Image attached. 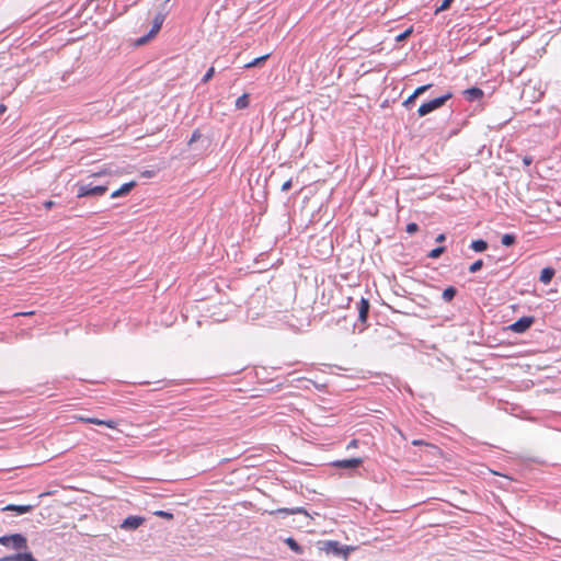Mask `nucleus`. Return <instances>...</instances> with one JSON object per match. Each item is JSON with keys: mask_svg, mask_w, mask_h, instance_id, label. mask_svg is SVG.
I'll return each instance as SVG.
<instances>
[{"mask_svg": "<svg viewBox=\"0 0 561 561\" xmlns=\"http://www.w3.org/2000/svg\"><path fill=\"white\" fill-rule=\"evenodd\" d=\"M145 518L136 515L127 516L121 524V528L125 530H135L145 523Z\"/></svg>", "mask_w": 561, "mask_h": 561, "instance_id": "0eeeda50", "label": "nucleus"}, {"mask_svg": "<svg viewBox=\"0 0 561 561\" xmlns=\"http://www.w3.org/2000/svg\"><path fill=\"white\" fill-rule=\"evenodd\" d=\"M454 1H455V0H443V2L440 3V5L436 8V10H435V14H438L439 12H442V11H445V10L449 9V7L451 5V3H453Z\"/></svg>", "mask_w": 561, "mask_h": 561, "instance_id": "b1692460", "label": "nucleus"}, {"mask_svg": "<svg viewBox=\"0 0 561 561\" xmlns=\"http://www.w3.org/2000/svg\"><path fill=\"white\" fill-rule=\"evenodd\" d=\"M523 163L527 167L533 163V158L530 156H525L523 158Z\"/></svg>", "mask_w": 561, "mask_h": 561, "instance_id": "f704fd0d", "label": "nucleus"}, {"mask_svg": "<svg viewBox=\"0 0 561 561\" xmlns=\"http://www.w3.org/2000/svg\"><path fill=\"white\" fill-rule=\"evenodd\" d=\"M234 105H236V107L238 110L247 108L249 106V94L248 93H243L241 96H239L236 100Z\"/></svg>", "mask_w": 561, "mask_h": 561, "instance_id": "6ab92c4d", "label": "nucleus"}, {"mask_svg": "<svg viewBox=\"0 0 561 561\" xmlns=\"http://www.w3.org/2000/svg\"><path fill=\"white\" fill-rule=\"evenodd\" d=\"M35 505H15V504H8L7 506L2 507V512H14L16 515H23L26 513H30L33 511Z\"/></svg>", "mask_w": 561, "mask_h": 561, "instance_id": "9d476101", "label": "nucleus"}, {"mask_svg": "<svg viewBox=\"0 0 561 561\" xmlns=\"http://www.w3.org/2000/svg\"><path fill=\"white\" fill-rule=\"evenodd\" d=\"M135 185H136V182H134V181L124 183L118 190L114 191L111 194V197L117 198L121 196H125V195L129 194V192L135 187Z\"/></svg>", "mask_w": 561, "mask_h": 561, "instance_id": "f8f14e48", "label": "nucleus"}, {"mask_svg": "<svg viewBox=\"0 0 561 561\" xmlns=\"http://www.w3.org/2000/svg\"><path fill=\"white\" fill-rule=\"evenodd\" d=\"M501 242L505 247H511L516 242V236L513 233H505L502 236Z\"/></svg>", "mask_w": 561, "mask_h": 561, "instance_id": "4be33fe9", "label": "nucleus"}, {"mask_svg": "<svg viewBox=\"0 0 561 561\" xmlns=\"http://www.w3.org/2000/svg\"><path fill=\"white\" fill-rule=\"evenodd\" d=\"M268 54L254 58L252 61L244 65V68H254L261 66L267 58Z\"/></svg>", "mask_w": 561, "mask_h": 561, "instance_id": "aec40b11", "label": "nucleus"}, {"mask_svg": "<svg viewBox=\"0 0 561 561\" xmlns=\"http://www.w3.org/2000/svg\"><path fill=\"white\" fill-rule=\"evenodd\" d=\"M168 2H169V0L164 1L161 4L160 11L153 18L152 26L149 31V37H154L161 30V26L165 20L167 14H168V10H167Z\"/></svg>", "mask_w": 561, "mask_h": 561, "instance_id": "39448f33", "label": "nucleus"}, {"mask_svg": "<svg viewBox=\"0 0 561 561\" xmlns=\"http://www.w3.org/2000/svg\"><path fill=\"white\" fill-rule=\"evenodd\" d=\"M291 185H293L291 180L286 181V182L282 185V191H284V192H285V191L290 190Z\"/></svg>", "mask_w": 561, "mask_h": 561, "instance_id": "72a5a7b5", "label": "nucleus"}, {"mask_svg": "<svg viewBox=\"0 0 561 561\" xmlns=\"http://www.w3.org/2000/svg\"><path fill=\"white\" fill-rule=\"evenodd\" d=\"M415 100H416V96H414V94L412 93V94H411V95H410V96H409V98L403 102V106H404V107H407V108L411 107V106L414 104Z\"/></svg>", "mask_w": 561, "mask_h": 561, "instance_id": "7c9ffc66", "label": "nucleus"}, {"mask_svg": "<svg viewBox=\"0 0 561 561\" xmlns=\"http://www.w3.org/2000/svg\"><path fill=\"white\" fill-rule=\"evenodd\" d=\"M446 251V247H437L433 249L427 256L431 259H438Z\"/></svg>", "mask_w": 561, "mask_h": 561, "instance_id": "5701e85b", "label": "nucleus"}, {"mask_svg": "<svg viewBox=\"0 0 561 561\" xmlns=\"http://www.w3.org/2000/svg\"><path fill=\"white\" fill-rule=\"evenodd\" d=\"M411 33H412V28L405 30L404 32H402L401 34H399L397 36V41L398 42L404 41Z\"/></svg>", "mask_w": 561, "mask_h": 561, "instance_id": "473e14b6", "label": "nucleus"}, {"mask_svg": "<svg viewBox=\"0 0 561 561\" xmlns=\"http://www.w3.org/2000/svg\"><path fill=\"white\" fill-rule=\"evenodd\" d=\"M370 309V302L366 298H362L358 302V320L362 324H366Z\"/></svg>", "mask_w": 561, "mask_h": 561, "instance_id": "6e6552de", "label": "nucleus"}, {"mask_svg": "<svg viewBox=\"0 0 561 561\" xmlns=\"http://www.w3.org/2000/svg\"><path fill=\"white\" fill-rule=\"evenodd\" d=\"M151 38H152V37H149V32H148L146 35H144V36H141V37H139V38L137 39L136 45H138V46H140V45H145V44H146V43H148Z\"/></svg>", "mask_w": 561, "mask_h": 561, "instance_id": "2f4dec72", "label": "nucleus"}, {"mask_svg": "<svg viewBox=\"0 0 561 561\" xmlns=\"http://www.w3.org/2000/svg\"><path fill=\"white\" fill-rule=\"evenodd\" d=\"M28 552H30L28 549L16 551V553L4 556V557L0 558V561H25V558Z\"/></svg>", "mask_w": 561, "mask_h": 561, "instance_id": "ddd939ff", "label": "nucleus"}, {"mask_svg": "<svg viewBox=\"0 0 561 561\" xmlns=\"http://www.w3.org/2000/svg\"><path fill=\"white\" fill-rule=\"evenodd\" d=\"M417 230H419V226H417V224H415V222H410V224H408V225H407L405 231H407L408 233H411V234H412V233L416 232Z\"/></svg>", "mask_w": 561, "mask_h": 561, "instance_id": "c756f323", "label": "nucleus"}, {"mask_svg": "<svg viewBox=\"0 0 561 561\" xmlns=\"http://www.w3.org/2000/svg\"><path fill=\"white\" fill-rule=\"evenodd\" d=\"M201 137H202L201 131L198 129L194 130L188 140V145L191 146L193 142L197 141Z\"/></svg>", "mask_w": 561, "mask_h": 561, "instance_id": "c85d7f7f", "label": "nucleus"}, {"mask_svg": "<svg viewBox=\"0 0 561 561\" xmlns=\"http://www.w3.org/2000/svg\"><path fill=\"white\" fill-rule=\"evenodd\" d=\"M363 463L362 458H350L344 460H337L333 465L339 468L344 469H355L358 468Z\"/></svg>", "mask_w": 561, "mask_h": 561, "instance_id": "9b49d317", "label": "nucleus"}, {"mask_svg": "<svg viewBox=\"0 0 561 561\" xmlns=\"http://www.w3.org/2000/svg\"><path fill=\"white\" fill-rule=\"evenodd\" d=\"M154 515L162 517V518H167V519L173 518V514L170 512H165V511H157V512H154Z\"/></svg>", "mask_w": 561, "mask_h": 561, "instance_id": "cd10ccee", "label": "nucleus"}, {"mask_svg": "<svg viewBox=\"0 0 561 561\" xmlns=\"http://www.w3.org/2000/svg\"><path fill=\"white\" fill-rule=\"evenodd\" d=\"M7 111V106L4 104H0V115Z\"/></svg>", "mask_w": 561, "mask_h": 561, "instance_id": "a19ab883", "label": "nucleus"}, {"mask_svg": "<svg viewBox=\"0 0 561 561\" xmlns=\"http://www.w3.org/2000/svg\"><path fill=\"white\" fill-rule=\"evenodd\" d=\"M285 543L289 547L290 550L298 554L304 552L302 547L291 537L286 538Z\"/></svg>", "mask_w": 561, "mask_h": 561, "instance_id": "a211bd4d", "label": "nucleus"}, {"mask_svg": "<svg viewBox=\"0 0 561 561\" xmlns=\"http://www.w3.org/2000/svg\"><path fill=\"white\" fill-rule=\"evenodd\" d=\"M453 98L451 92H447L438 98H435L428 102H425L420 105L417 110V115L420 117L426 116L427 114L440 108L445 105V103Z\"/></svg>", "mask_w": 561, "mask_h": 561, "instance_id": "7ed1b4c3", "label": "nucleus"}, {"mask_svg": "<svg viewBox=\"0 0 561 561\" xmlns=\"http://www.w3.org/2000/svg\"><path fill=\"white\" fill-rule=\"evenodd\" d=\"M470 248L474 252H483L488 249V242L482 239L473 240L470 244Z\"/></svg>", "mask_w": 561, "mask_h": 561, "instance_id": "f3484780", "label": "nucleus"}, {"mask_svg": "<svg viewBox=\"0 0 561 561\" xmlns=\"http://www.w3.org/2000/svg\"><path fill=\"white\" fill-rule=\"evenodd\" d=\"M535 322V318L529 317H522L515 322H513L508 329L515 333H524L526 332Z\"/></svg>", "mask_w": 561, "mask_h": 561, "instance_id": "423d86ee", "label": "nucleus"}, {"mask_svg": "<svg viewBox=\"0 0 561 561\" xmlns=\"http://www.w3.org/2000/svg\"><path fill=\"white\" fill-rule=\"evenodd\" d=\"M87 423H91V424H96V425H104L106 427H110V428H114L115 427V422L112 421V420H99V419H95V417H89V419H85L84 420Z\"/></svg>", "mask_w": 561, "mask_h": 561, "instance_id": "dca6fc26", "label": "nucleus"}, {"mask_svg": "<svg viewBox=\"0 0 561 561\" xmlns=\"http://www.w3.org/2000/svg\"><path fill=\"white\" fill-rule=\"evenodd\" d=\"M554 274H556L554 268H552V267H545V268L541 270L539 279L543 284H549L551 282V279L553 278Z\"/></svg>", "mask_w": 561, "mask_h": 561, "instance_id": "4468645a", "label": "nucleus"}, {"mask_svg": "<svg viewBox=\"0 0 561 561\" xmlns=\"http://www.w3.org/2000/svg\"><path fill=\"white\" fill-rule=\"evenodd\" d=\"M280 514L294 515V514H307L304 507H295V508H279L277 510Z\"/></svg>", "mask_w": 561, "mask_h": 561, "instance_id": "412c9836", "label": "nucleus"}, {"mask_svg": "<svg viewBox=\"0 0 561 561\" xmlns=\"http://www.w3.org/2000/svg\"><path fill=\"white\" fill-rule=\"evenodd\" d=\"M319 549L328 554H333L336 557L342 556L344 560H347L350 553L355 551L357 547L342 546L339 541L335 540H322L319 541Z\"/></svg>", "mask_w": 561, "mask_h": 561, "instance_id": "f257e3e1", "label": "nucleus"}, {"mask_svg": "<svg viewBox=\"0 0 561 561\" xmlns=\"http://www.w3.org/2000/svg\"><path fill=\"white\" fill-rule=\"evenodd\" d=\"M462 94L467 101L474 102L481 100L484 95V92L482 89L478 87H471L469 89L463 90Z\"/></svg>", "mask_w": 561, "mask_h": 561, "instance_id": "1a4fd4ad", "label": "nucleus"}, {"mask_svg": "<svg viewBox=\"0 0 561 561\" xmlns=\"http://www.w3.org/2000/svg\"><path fill=\"white\" fill-rule=\"evenodd\" d=\"M483 266V261L482 260H477L476 262H473L470 266H469V272L470 273H477L478 271H480Z\"/></svg>", "mask_w": 561, "mask_h": 561, "instance_id": "393cba45", "label": "nucleus"}, {"mask_svg": "<svg viewBox=\"0 0 561 561\" xmlns=\"http://www.w3.org/2000/svg\"><path fill=\"white\" fill-rule=\"evenodd\" d=\"M103 174H105V172L104 171H100V172H95V173L91 174L90 176L91 178H96V176H101Z\"/></svg>", "mask_w": 561, "mask_h": 561, "instance_id": "ea45409f", "label": "nucleus"}, {"mask_svg": "<svg viewBox=\"0 0 561 561\" xmlns=\"http://www.w3.org/2000/svg\"><path fill=\"white\" fill-rule=\"evenodd\" d=\"M25 561H37V560L34 558V556L31 552H28L25 558Z\"/></svg>", "mask_w": 561, "mask_h": 561, "instance_id": "e433bc0d", "label": "nucleus"}, {"mask_svg": "<svg viewBox=\"0 0 561 561\" xmlns=\"http://www.w3.org/2000/svg\"><path fill=\"white\" fill-rule=\"evenodd\" d=\"M446 240V236L444 233H440L436 237V242H443Z\"/></svg>", "mask_w": 561, "mask_h": 561, "instance_id": "c9c22d12", "label": "nucleus"}, {"mask_svg": "<svg viewBox=\"0 0 561 561\" xmlns=\"http://www.w3.org/2000/svg\"><path fill=\"white\" fill-rule=\"evenodd\" d=\"M0 545L7 547L9 549L15 550V551L28 549L27 538L24 535L18 534V533L1 536Z\"/></svg>", "mask_w": 561, "mask_h": 561, "instance_id": "f03ea898", "label": "nucleus"}, {"mask_svg": "<svg viewBox=\"0 0 561 561\" xmlns=\"http://www.w3.org/2000/svg\"><path fill=\"white\" fill-rule=\"evenodd\" d=\"M357 446V439H353L350 442V444L347 445V448H352V447H356Z\"/></svg>", "mask_w": 561, "mask_h": 561, "instance_id": "4c0bfd02", "label": "nucleus"}, {"mask_svg": "<svg viewBox=\"0 0 561 561\" xmlns=\"http://www.w3.org/2000/svg\"><path fill=\"white\" fill-rule=\"evenodd\" d=\"M215 75V68L214 67H210L206 73L204 75V77L202 78V82L203 83H207L211 78L213 76Z\"/></svg>", "mask_w": 561, "mask_h": 561, "instance_id": "bb28decb", "label": "nucleus"}, {"mask_svg": "<svg viewBox=\"0 0 561 561\" xmlns=\"http://www.w3.org/2000/svg\"><path fill=\"white\" fill-rule=\"evenodd\" d=\"M412 444H413V445H415V446H420V445H423V444H425V443H424L423 440H421V439H414V440L412 442Z\"/></svg>", "mask_w": 561, "mask_h": 561, "instance_id": "58836bf2", "label": "nucleus"}, {"mask_svg": "<svg viewBox=\"0 0 561 561\" xmlns=\"http://www.w3.org/2000/svg\"><path fill=\"white\" fill-rule=\"evenodd\" d=\"M431 88H432L431 83L421 85V87H419V88H416L414 90L413 94H414V96L419 98L421 94H423L424 92H426Z\"/></svg>", "mask_w": 561, "mask_h": 561, "instance_id": "a878e982", "label": "nucleus"}, {"mask_svg": "<svg viewBox=\"0 0 561 561\" xmlns=\"http://www.w3.org/2000/svg\"><path fill=\"white\" fill-rule=\"evenodd\" d=\"M458 290L454 286H448L443 290L442 298L444 301L449 302L451 301L455 296L457 295Z\"/></svg>", "mask_w": 561, "mask_h": 561, "instance_id": "2eb2a0df", "label": "nucleus"}, {"mask_svg": "<svg viewBox=\"0 0 561 561\" xmlns=\"http://www.w3.org/2000/svg\"><path fill=\"white\" fill-rule=\"evenodd\" d=\"M77 190L78 197L101 196L106 193V185H93V183H79Z\"/></svg>", "mask_w": 561, "mask_h": 561, "instance_id": "20e7f679", "label": "nucleus"}]
</instances>
